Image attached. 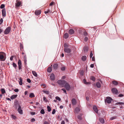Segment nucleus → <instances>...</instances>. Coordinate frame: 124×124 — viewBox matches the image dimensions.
I'll use <instances>...</instances> for the list:
<instances>
[{
    "mask_svg": "<svg viewBox=\"0 0 124 124\" xmlns=\"http://www.w3.org/2000/svg\"><path fill=\"white\" fill-rule=\"evenodd\" d=\"M6 58V54L3 52H0V59L1 61H4Z\"/></svg>",
    "mask_w": 124,
    "mask_h": 124,
    "instance_id": "nucleus-1",
    "label": "nucleus"
},
{
    "mask_svg": "<svg viewBox=\"0 0 124 124\" xmlns=\"http://www.w3.org/2000/svg\"><path fill=\"white\" fill-rule=\"evenodd\" d=\"M66 82L64 80H59L57 81V83L61 85V87H64V85Z\"/></svg>",
    "mask_w": 124,
    "mask_h": 124,
    "instance_id": "nucleus-2",
    "label": "nucleus"
},
{
    "mask_svg": "<svg viewBox=\"0 0 124 124\" xmlns=\"http://www.w3.org/2000/svg\"><path fill=\"white\" fill-rule=\"evenodd\" d=\"M64 86L67 91H69L70 89V85L66 82V83H65V84H64Z\"/></svg>",
    "mask_w": 124,
    "mask_h": 124,
    "instance_id": "nucleus-3",
    "label": "nucleus"
},
{
    "mask_svg": "<svg viewBox=\"0 0 124 124\" xmlns=\"http://www.w3.org/2000/svg\"><path fill=\"white\" fill-rule=\"evenodd\" d=\"M11 28L10 27H8L4 31V33L5 34H8L10 32Z\"/></svg>",
    "mask_w": 124,
    "mask_h": 124,
    "instance_id": "nucleus-4",
    "label": "nucleus"
},
{
    "mask_svg": "<svg viewBox=\"0 0 124 124\" xmlns=\"http://www.w3.org/2000/svg\"><path fill=\"white\" fill-rule=\"evenodd\" d=\"M112 99L110 97H107L106 98L105 100V101L107 102L108 103H110L111 102V101Z\"/></svg>",
    "mask_w": 124,
    "mask_h": 124,
    "instance_id": "nucleus-5",
    "label": "nucleus"
},
{
    "mask_svg": "<svg viewBox=\"0 0 124 124\" xmlns=\"http://www.w3.org/2000/svg\"><path fill=\"white\" fill-rule=\"evenodd\" d=\"M16 7H19L21 6V2L18 0L16 1Z\"/></svg>",
    "mask_w": 124,
    "mask_h": 124,
    "instance_id": "nucleus-6",
    "label": "nucleus"
},
{
    "mask_svg": "<svg viewBox=\"0 0 124 124\" xmlns=\"http://www.w3.org/2000/svg\"><path fill=\"white\" fill-rule=\"evenodd\" d=\"M17 111L19 114H22L23 113V110L21 109V107L19 105L17 109Z\"/></svg>",
    "mask_w": 124,
    "mask_h": 124,
    "instance_id": "nucleus-7",
    "label": "nucleus"
},
{
    "mask_svg": "<svg viewBox=\"0 0 124 124\" xmlns=\"http://www.w3.org/2000/svg\"><path fill=\"white\" fill-rule=\"evenodd\" d=\"M64 51L65 52L67 53H70L71 51V50L70 48L66 47L64 48Z\"/></svg>",
    "mask_w": 124,
    "mask_h": 124,
    "instance_id": "nucleus-8",
    "label": "nucleus"
},
{
    "mask_svg": "<svg viewBox=\"0 0 124 124\" xmlns=\"http://www.w3.org/2000/svg\"><path fill=\"white\" fill-rule=\"evenodd\" d=\"M18 65L19 69V70H20L22 67V63L20 59L18 61Z\"/></svg>",
    "mask_w": 124,
    "mask_h": 124,
    "instance_id": "nucleus-9",
    "label": "nucleus"
},
{
    "mask_svg": "<svg viewBox=\"0 0 124 124\" xmlns=\"http://www.w3.org/2000/svg\"><path fill=\"white\" fill-rule=\"evenodd\" d=\"M2 12L3 16V17H5L6 16V14L5 9H3L2 11Z\"/></svg>",
    "mask_w": 124,
    "mask_h": 124,
    "instance_id": "nucleus-10",
    "label": "nucleus"
},
{
    "mask_svg": "<svg viewBox=\"0 0 124 124\" xmlns=\"http://www.w3.org/2000/svg\"><path fill=\"white\" fill-rule=\"evenodd\" d=\"M112 91L114 93L116 94L117 93V90L116 88H113L112 89Z\"/></svg>",
    "mask_w": 124,
    "mask_h": 124,
    "instance_id": "nucleus-11",
    "label": "nucleus"
},
{
    "mask_svg": "<svg viewBox=\"0 0 124 124\" xmlns=\"http://www.w3.org/2000/svg\"><path fill=\"white\" fill-rule=\"evenodd\" d=\"M93 109L94 111L96 113H98V110L97 107L95 106H94L93 107Z\"/></svg>",
    "mask_w": 124,
    "mask_h": 124,
    "instance_id": "nucleus-12",
    "label": "nucleus"
},
{
    "mask_svg": "<svg viewBox=\"0 0 124 124\" xmlns=\"http://www.w3.org/2000/svg\"><path fill=\"white\" fill-rule=\"evenodd\" d=\"M72 103L73 105H75L76 104V100L74 99H72L71 100Z\"/></svg>",
    "mask_w": 124,
    "mask_h": 124,
    "instance_id": "nucleus-13",
    "label": "nucleus"
},
{
    "mask_svg": "<svg viewBox=\"0 0 124 124\" xmlns=\"http://www.w3.org/2000/svg\"><path fill=\"white\" fill-rule=\"evenodd\" d=\"M41 13V11L40 10H36L35 12V14L36 15H40Z\"/></svg>",
    "mask_w": 124,
    "mask_h": 124,
    "instance_id": "nucleus-14",
    "label": "nucleus"
},
{
    "mask_svg": "<svg viewBox=\"0 0 124 124\" xmlns=\"http://www.w3.org/2000/svg\"><path fill=\"white\" fill-rule=\"evenodd\" d=\"M51 79L52 80H53L54 79V76L53 73H52L50 76Z\"/></svg>",
    "mask_w": 124,
    "mask_h": 124,
    "instance_id": "nucleus-15",
    "label": "nucleus"
},
{
    "mask_svg": "<svg viewBox=\"0 0 124 124\" xmlns=\"http://www.w3.org/2000/svg\"><path fill=\"white\" fill-rule=\"evenodd\" d=\"M80 110L79 108H75L74 110V112L75 113H78Z\"/></svg>",
    "mask_w": 124,
    "mask_h": 124,
    "instance_id": "nucleus-16",
    "label": "nucleus"
},
{
    "mask_svg": "<svg viewBox=\"0 0 124 124\" xmlns=\"http://www.w3.org/2000/svg\"><path fill=\"white\" fill-rule=\"evenodd\" d=\"M74 30L72 29H70L69 31V33L70 34H73L74 33Z\"/></svg>",
    "mask_w": 124,
    "mask_h": 124,
    "instance_id": "nucleus-17",
    "label": "nucleus"
},
{
    "mask_svg": "<svg viewBox=\"0 0 124 124\" xmlns=\"http://www.w3.org/2000/svg\"><path fill=\"white\" fill-rule=\"evenodd\" d=\"M86 59V56L85 55L83 56L81 58L82 60L83 61H85Z\"/></svg>",
    "mask_w": 124,
    "mask_h": 124,
    "instance_id": "nucleus-18",
    "label": "nucleus"
},
{
    "mask_svg": "<svg viewBox=\"0 0 124 124\" xmlns=\"http://www.w3.org/2000/svg\"><path fill=\"white\" fill-rule=\"evenodd\" d=\"M17 95L16 94V95H12L11 97V99L12 100H13L17 96Z\"/></svg>",
    "mask_w": 124,
    "mask_h": 124,
    "instance_id": "nucleus-19",
    "label": "nucleus"
},
{
    "mask_svg": "<svg viewBox=\"0 0 124 124\" xmlns=\"http://www.w3.org/2000/svg\"><path fill=\"white\" fill-rule=\"evenodd\" d=\"M27 58L26 55H25L23 57V60L24 61V63L25 64H26L27 62Z\"/></svg>",
    "mask_w": 124,
    "mask_h": 124,
    "instance_id": "nucleus-20",
    "label": "nucleus"
},
{
    "mask_svg": "<svg viewBox=\"0 0 124 124\" xmlns=\"http://www.w3.org/2000/svg\"><path fill=\"white\" fill-rule=\"evenodd\" d=\"M96 86L98 88H100L101 86V84L99 82H97L96 83Z\"/></svg>",
    "mask_w": 124,
    "mask_h": 124,
    "instance_id": "nucleus-21",
    "label": "nucleus"
},
{
    "mask_svg": "<svg viewBox=\"0 0 124 124\" xmlns=\"http://www.w3.org/2000/svg\"><path fill=\"white\" fill-rule=\"evenodd\" d=\"M99 120L100 122L102 124L104 123V121L103 118H99Z\"/></svg>",
    "mask_w": 124,
    "mask_h": 124,
    "instance_id": "nucleus-22",
    "label": "nucleus"
},
{
    "mask_svg": "<svg viewBox=\"0 0 124 124\" xmlns=\"http://www.w3.org/2000/svg\"><path fill=\"white\" fill-rule=\"evenodd\" d=\"M19 84L21 85H22L23 83L22 82V79L21 77H20L19 78Z\"/></svg>",
    "mask_w": 124,
    "mask_h": 124,
    "instance_id": "nucleus-23",
    "label": "nucleus"
},
{
    "mask_svg": "<svg viewBox=\"0 0 124 124\" xmlns=\"http://www.w3.org/2000/svg\"><path fill=\"white\" fill-rule=\"evenodd\" d=\"M33 75L36 77L37 76V74L36 72L35 71H32Z\"/></svg>",
    "mask_w": 124,
    "mask_h": 124,
    "instance_id": "nucleus-24",
    "label": "nucleus"
},
{
    "mask_svg": "<svg viewBox=\"0 0 124 124\" xmlns=\"http://www.w3.org/2000/svg\"><path fill=\"white\" fill-rule=\"evenodd\" d=\"M69 35L68 33H65L64 36V37L65 39H67Z\"/></svg>",
    "mask_w": 124,
    "mask_h": 124,
    "instance_id": "nucleus-25",
    "label": "nucleus"
},
{
    "mask_svg": "<svg viewBox=\"0 0 124 124\" xmlns=\"http://www.w3.org/2000/svg\"><path fill=\"white\" fill-rule=\"evenodd\" d=\"M29 96L30 97L32 98L34 97L35 95L33 93H31L30 94Z\"/></svg>",
    "mask_w": 124,
    "mask_h": 124,
    "instance_id": "nucleus-26",
    "label": "nucleus"
},
{
    "mask_svg": "<svg viewBox=\"0 0 124 124\" xmlns=\"http://www.w3.org/2000/svg\"><path fill=\"white\" fill-rule=\"evenodd\" d=\"M52 71V68L51 67H49L47 70V71L48 72H50Z\"/></svg>",
    "mask_w": 124,
    "mask_h": 124,
    "instance_id": "nucleus-27",
    "label": "nucleus"
},
{
    "mask_svg": "<svg viewBox=\"0 0 124 124\" xmlns=\"http://www.w3.org/2000/svg\"><path fill=\"white\" fill-rule=\"evenodd\" d=\"M43 92L47 94H49V91L47 90H43Z\"/></svg>",
    "mask_w": 124,
    "mask_h": 124,
    "instance_id": "nucleus-28",
    "label": "nucleus"
},
{
    "mask_svg": "<svg viewBox=\"0 0 124 124\" xmlns=\"http://www.w3.org/2000/svg\"><path fill=\"white\" fill-rule=\"evenodd\" d=\"M1 91L2 94H3L5 93V90L4 89L2 88L1 89Z\"/></svg>",
    "mask_w": 124,
    "mask_h": 124,
    "instance_id": "nucleus-29",
    "label": "nucleus"
},
{
    "mask_svg": "<svg viewBox=\"0 0 124 124\" xmlns=\"http://www.w3.org/2000/svg\"><path fill=\"white\" fill-rule=\"evenodd\" d=\"M90 78L91 80H92L93 81H94L95 80V78L93 76H91L90 77Z\"/></svg>",
    "mask_w": 124,
    "mask_h": 124,
    "instance_id": "nucleus-30",
    "label": "nucleus"
},
{
    "mask_svg": "<svg viewBox=\"0 0 124 124\" xmlns=\"http://www.w3.org/2000/svg\"><path fill=\"white\" fill-rule=\"evenodd\" d=\"M55 99L58 101H61V99L58 96H56L55 97Z\"/></svg>",
    "mask_w": 124,
    "mask_h": 124,
    "instance_id": "nucleus-31",
    "label": "nucleus"
},
{
    "mask_svg": "<svg viewBox=\"0 0 124 124\" xmlns=\"http://www.w3.org/2000/svg\"><path fill=\"white\" fill-rule=\"evenodd\" d=\"M57 64H54L53 66V67L55 69H56L57 67Z\"/></svg>",
    "mask_w": 124,
    "mask_h": 124,
    "instance_id": "nucleus-32",
    "label": "nucleus"
},
{
    "mask_svg": "<svg viewBox=\"0 0 124 124\" xmlns=\"http://www.w3.org/2000/svg\"><path fill=\"white\" fill-rule=\"evenodd\" d=\"M83 82L84 84H88L89 83V82H87L86 81V80L85 79H83Z\"/></svg>",
    "mask_w": 124,
    "mask_h": 124,
    "instance_id": "nucleus-33",
    "label": "nucleus"
},
{
    "mask_svg": "<svg viewBox=\"0 0 124 124\" xmlns=\"http://www.w3.org/2000/svg\"><path fill=\"white\" fill-rule=\"evenodd\" d=\"M47 108L48 111L50 112L51 111V108L50 106H47Z\"/></svg>",
    "mask_w": 124,
    "mask_h": 124,
    "instance_id": "nucleus-34",
    "label": "nucleus"
},
{
    "mask_svg": "<svg viewBox=\"0 0 124 124\" xmlns=\"http://www.w3.org/2000/svg\"><path fill=\"white\" fill-rule=\"evenodd\" d=\"M5 7V5L3 4H1L0 7V8L1 9Z\"/></svg>",
    "mask_w": 124,
    "mask_h": 124,
    "instance_id": "nucleus-35",
    "label": "nucleus"
},
{
    "mask_svg": "<svg viewBox=\"0 0 124 124\" xmlns=\"http://www.w3.org/2000/svg\"><path fill=\"white\" fill-rule=\"evenodd\" d=\"M40 112V113L42 114H44L45 113L44 110L43 109L41 110Z\"/></svg>",
    "mask_w": 124,
    "mask_h": 124,
    "instance_id": "nucleus-36",
    "label": "nucleus"
},
{
    "mask_svg": "<svg viewBox=\"0 0 124 124\" xmlns=\"http://www.w3.org/2000/svg\"><path fill=\"white\" fill-rule=\"evenodd\" d=\"M113 83L115 85H116L118 84V83L116 81H113Z\"/></svg>",
    "mask_w": 124,
    "mask_h": 124,
    "instance_id": "nucleus-37",
    "label": "nucleus"
},
{
    "mask_svg": "<svg viewBox=\"0 0 124 124\" xmlns=\"http://www.w3.org/2000/svg\"><path fill=\"white\" fill-rule=\"evenodd\" d=\"M13 65L15 69L17 67V65H16L15 63L13 62Z\"/></svg>",
    "mask_w": 124,
    "mask_h": 124,
    "instance_id": "nucleus-38",
    "label": "nucleus"
},
{
    "mask_svg": "<svg viewBox=\"0 0 124 124\" xmlns=\"http://www.w3.org/2000/svg\"><path fill=\"white\" fill-rule=\"evenodd\" d=\"M11 117L14 119H15L16 118V117L15 116L13 115H11Z\"/></svg>",
    "mask_w": 124,
    "mask_h": 124,
    "instance_id": "nucleus-39",
    "label": "nucleus"
},
{
    "mask_svg": "<svg viewBox=\"0 0 124 124\" xmlns=\"http://www.w3.org/2000/svg\"><path fill=\"white\" fill-rule=\"evenodd\" d=\"M62 90L63 91L64 93H65L66 94V90L64 88H62Z\"/></svg>",
    "mask_w": 124,
    "mask_h": 124,
    "instance_id": "nucleus-40",
    "label": "nucleus"
},
{
    "mask_svg": "<svg viewBox=\"0 0 124 124\" xmlns=\"http://www.w3.org/2000/svg\"><path fill=\"white\" fill-rule=\"evenodd\" d=\"M84 50L85 52H86L88 50V48L87 47H85L84 48Z\"/></svg>",
    "mask_w": 124,
    "mask_h": 124,
    "instance_id": "nucleus-41",
    "label": "nucleus"
},
{
    "mask_svg": "<svg viewBox=\"0 0 124 124\" xmlns=\"http://www.w3.org/2000/svg\"><path fill=\"white\" fill-rule=\"evenodd\" d=\"M64 46L65 47L67 48V47H68V45L65 43L64 45Z\"/></svg>",
    "mask_w": 124,
    "mask_h": 124,
    "instance_id": "nucleus-42",
    "label": "nucleus"
},
{
    "mask_svg": "<svg viewBox=\"0 0 124 124\" xmlns=\"http://www.w3.org/2000/svg\"><path fill=\"white\" fill-rule=\"evenodd\" d=\"M65 69V68L64 67H63L61 68V70L62 71L64 70Z\"/></svg>",
    "mask_w": 124,
    "mask_h": 124,
    "instance_id": "nucleus-43",
    "label": "nucleus"
},
{
    "mask_svg": "<svg viewBox=\"0 0 124 124\" xmlns=\"http://www.w3.org/2000/svg\"><path fill=\"white\" fill-rule=\"evenodd\" d=\"M84 72L83 71H81L80 72V74L81 75H83Z\"/></svg>",
    "mask_w": 124,
    "mask_h": 124,
    "instance_id": "nucleus-44",
    "label": "nucleus"
},
{
    "mask_svg": "<svg viewBox=\"0 0 124 124\" xmlns=\"http://www.w3.org/2000/svg\"><path fill=\"white\" fill-rule=\"evenodd\" d=\"M55 109H53L52 112V113L53 114H55Z\"/></svg>",
    "mask_w": 124,
    "mask_h": 124,
    "instance_id": "nucleus-45",
    "label": "nucleus"
},
{
    "mask_svg": "<svg viewBox=\"0 0 124 124\" xmlns=\"http://www.w3.org/2000/svg\"><path fill=\"white\" fill-rule=\"evenodd\" d=\"M3 20L1 18L0 20V24H1L3 22Z\"/></svg>",
    "mask_w": 124,
    "mask_h": 124,
    "instance_id": "nucleus-46",
    "label": "nucleus"
},
{
    "mask_svg": "<svg viewBox=\"0 0 124 124\" xmlns=\"http://www.w3.org/2000/svg\"><path fill=\"white\" fill-rule=\"evenodd\" d=\"M93 55V53H92V52L91 51V53H90V57L91 58H92Z\"/></svg>",
    "mask_w": 124,
    "mask_h": 124,
    "instance_id": "nucleus-47",
    "label": "nucleus"
},
{
    "mask_svg": "<svg viewBox=\"0 0 124 124\" xmlns=\"http://www.w3.org/2000/svg\"><path fill=\"white\" fill-rule=\"evenodd\" d=\"M35 112H31V115H34L35 114Z\"/></svg>",
    "mask_w": 124,
    "mask_h": 124,
    "instance_id": "nucleus-48",
    "label": "nucleus"
},
{
    "mask_svg": "<svg viewBox=\"0 0 124 124\" xmlns=\"http://www.w3.org/2000/svg\"><path fill=\"white\" fill-rule=\"evenodd\" d=\"M88 39V38L87 37H85L84 39L85 41H86Z\"/></svg>",
    "mask_w": 124,
    "mask_h": 124,
    "instance_id": "nucleus-49",
    "label": "nucleus"
},
{
    "mask_svg": "<svg viewBox=\"0 0 124 124\" xmlns=\"http://www.w3.org/2000/svg\"><path fill=\"white\" fill-rule=\"evenodd\" d=\"M54 2H52L50 3V6H52V5H54Z\"/></svg>",
    "mask_w": 124,
    "mask_h": 124,
    "instance_id": "nucleus-50",
    "label": "nucleus"
},
{
    "mask_svg": "<svg viewBox=\"0 0 124 124\" xmlns=\"http://www.w3.org/2000/svg\"><path fill=\"white\" fill-rule=\"evenodd\" d=\"M27 82L29 83H30L31 82V80L29 79H27Z\"/></svg>",
    "mask_w": 124,
    "mask_h": 124,
    "instance_id": "nucleus-51",
    "label": "nucleus"
},
{
    "mask_svg": "<svg viewBox=\"0 0 124 124\" xmlns=\"http://www.w3.org/2000/svg\"><path fill=\"white\" fill-rule=\"evenodd\" d=\"M14 91L16 92H18L19 91V90L18 89H16L14 90Z\"/></svg>",
    "mask_w": 124,
    "mask_h": 124,
    "instance_id": "nucleus-52",
    "label": "nucleus"
},
{
    "mask_svg": "<svg viewBox=\"0 0 124 124\" xmlns=\"http://www.w3.org/2000/svg\"><path fill=\"white\" fill-rule=\"evenodd\" d=\"M44 124H49L48 122L45 121L44 122Z\"/></svg>",
    "mask_w": 124,
    "mask_h": 124,
    "instance_id": "nucleus-53",
    "label": "nucleus"
},
{
    "mask_svg": "<svg viewBox=\"0 0 124 124\" xmlns=\"http://www.w3.org/2000/svg\"><path fill=\"white\" fill-rule=\"evenodd\" d=\"M35 121V119L34 118H32L31 119V121L32 122H34Z\"/></svg>",
    "mask_w": 124,
    "mask_h": 124,
    "instance_id": "nucleus-54",
    "label": "nucleus"
},
{
    "mask_svg": "<svg viewBox=\"0 0 124 124\" xmlns=\"http://www.w3.org/2000/svg\"><path fill=\"white\" fill-rule=\"evenodd\" d=\"M115 119V117H113L112 118H110V120H113V119Z\"/></svg>",
    "mask_w": 124,
    "mask_h": 124,
    "instance_id": "nucleus-55",
    "label": "nucleus"
},
{
    "mask_svg": "<svg viewBox=\"0 0 124 124\" xmlns=\"http://www.w3.org/2000/svg\"><path fill=\"white\" fill-rule=\"evenodd\" d=\"M87 33L86 32H84V35L85 36H86L87 35Z\"/></svg>",
    "mask_w": 124,
    "mask_h": 124,
    "instance_id": "nucleus-56",
    "label": "nucleus"
},
{
    "mask_svg": "<svg viewBox=\"0 0 124 124\" xmlns=\"http://www.w3.org/2000/svg\"><path fill=\"white\" fill-rule=\"evenodd\" d=\"M86 99L88 101H89V97H86Z\"/></svg>",
    "mask_w": 124,
    "mask_h": 124,
    "instance_id": "nucleus-57",
    "label": "nucleus"
},
{
    "mask_svg": "<svg viewBox=\"0 0 124 124\" xmlns=\"http://www.w3.org/2000/svg\"><path fill=\"white\" fill-rule=\"evenodd\" d=\"M94 66V65L93 64H91L90 65V67L91 68H93Z\"/></svg>",
    "mask_w": 124,
    "mask_h": 124,
    "instance_id": "nucleus-58",
    "label": "nucleus"
},
{
    "mask_svg": "<svg viewBox=\"0 0 124 124\" xmlns=\"http://www.w3.org/2000/svg\"><path fill=\"white\" fill-rule=\"evenodd\" d=\"M78 118L79 120H81L82 119L81 117L80 116H78Z\"/></svg>",
    "mask_w": 124,
    "mask_h": 124,
    "instance_id": "nucleus-59",
    "label": "nucleus"
},
{
    "mask_svg": "<svg viewBox=\"0 0 124 124\" xmlns=\"http://www.w3.org/2000/svg\"><path fill=\"white\" fill-rule=\"evenodd\" d=\"M13 56H11L10 57V60H11V61H12V60H13Z\"/></svg>",
    "mask_w": 124,
    "mask_h": 124,
    "instance_id": "nucleus-60",
    "label": "nucleus"
},
{
    "mask_svg": "<svg viewBox=\"0 0 124 124\" xmlns=\"http://www.w3.org/2000/svg\"><path fill=\"white\" fill-rule=\"evenodd\" d=\"M92 60L93 61H95V58L94 57H93L92 58Z\"/></svg>",
    "mask_w": 124,
    "mask_h": 124,
    "instance_id": "nucleus-61",
    "label": "nucleus"
},
{
    "mask_svg": "<svg viewBox=\"0 0 124 124\" xmlns=\"http://www.w3.org/2000/svg\"><path fill=\"white\" fill-rule=\"evenodd\" d=\"M61 124H65L64 121H62Z\"/></svg>",
    "mask_w": 124,
    "mask_h": 124,
    "instance_id": "nucleus-62",
    "label": "nucleus"
},
{
    "mask_svg": "<svg viewBox=\"0 0 124 124\" xmlns=\"http://www.w3.org/2000/svg\"><path fill=\"white\" fill-rule=\"evenodd\" d=\"M123 96V95L121 94H120L119 95V96L120 97H122Z\"/></svg>",
    "mask_w": 124,
    "mask_h": 124,
    "instance_id": "nucleus-63",
    "label": "nucleus"
},
{
    "mask_svg": "<svg viewBox=\"0 0 124 124\" xmlns=\"http://www.w3.org/2000/svg\"><path fill=\"white\" fill-rule=\"evenodd\" d=\"M60 108L61 109H62L63 108V107L62 106H60Z\"/></svg>",
    "mask_w": 124,
    "mask_h": 124,
    "instance_id": "nucleus-64",
    "label": "nucleus"
}]
</instances>
